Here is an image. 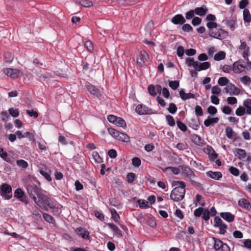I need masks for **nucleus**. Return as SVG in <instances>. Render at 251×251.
Segmentation results:
<instances>
[{
	"mask_svg": "<svg viewBox=\"0 0 251 251\" xmlns=\"http://www.w3.org/2000/svg\"><path fill=\"white\" fill-rule=\"evenodd\" d=\"M180 168L184 179L189 181L191 184L196 187L200 186V183L194 180V178L195 177V175L190 168L185 165L180 166Z\"/></svg>",
	"mask_w": 251,
	"mask_h": 251,
	"instance_id": "7ed1b4c3",
	"label": "nucleus"
},
{
	"mask_svg": "<svg viewBox=\"0 0 251 251\" xmlns=\"http://www.w3.org/2000/svg\"><path fill=\"white\" fill-rule=\"evenodd\" d=\"M195 70L197 71H201L208 69L210 67V64L208 62H204L203 63H200L199 62L195 63Z\"/></svg>",
	"mask_w": 251,
	"mask_h": 251,
	"instance_id": "2eb2a0df",
	"label": "nucleus"
},
{
	"mask_svg": "<svg viewBox=\"0 0 251 251\" xmlns=\"http://www.w3.org/2000/svg\"><path fill=\"white\" fill-rule=\"evenodd\" d=\"M179 85V82L176 80L169 82V86L173 90H176L178 87Z\"/></svg>",
	"mask_w": 251,
	"mask_h": 251,
	"instance_id": "37998d69",
	"label": "nucleus"
},
{
	"mask_svg": "<svg viewBox=\"0 0 251 251\" xmlns=\"http://www.w3.org/2000/svg\"><path fill=\"white\" fill-rule=\"evenodd\" d=\"M179 95L181 99L184 100H186L189 99H194L195 98V95L189 93H186L184 91V90L183 89H181L179 91Z\"/></svg>",
	"mask_w": 251,
	"mask_h": 251,
	"instance_id": "a211bd4d",
	"label": "nucleus"
},
{
	"mask_svg": "<svg viewBox=\"0 0 251 251\" xmlns=\"http://www.w3.org/2000/svg\"><path fill=\"white\" fill-rule=\"evenodd\" d=\"M235 156L239 160L246 161H251V156L244 149L236 148L233 150Z\"/></svg>",
	"mask_w": 251,
	"mask_h": 251,
	"instance_id": "39448f33",
	"label": "nucleus"
},
{
	"mask_svg": "<svg viewBox=\"0 0 251 251\" xmlns=\"http://www.w3.org/2000/svg\"><path fill=\"white\" fill-rule=\"evenodd\" d=\"M195 113L198 116H201L203 115V111L202 108L199 105H196L195 107Z\"/></svg>",
	"mask_w": 251,
	"mask_h": 251,
	"instance_id": "6e6d98bb",
	"label": "nucleus"
},
{
	"mask_svg": "<svg viewBox=\"0 0 251 251\" xmlns=\"http://www.w3.org/2000/svg\"><path fill=\"white\" fill-rule=\"evenodd\" d=\"M238 205L241 207L249 210L251 209V204L249 201L245 199L242 198L238 201Z\"/></svg>",
	"mask_w": 251,
	"mask_h": 251,
	"instance_id": "f3484780",
	"label": "nucleus"
},
{
	"mask_svg": "<svg viewBox=\"0 0 251 251\" xmlns=\"http://www.w3.org/2000/svg\"><path fill=\"white\" fill-rule=\"evenodd\" d=\"M207 112L211 115H214L217 112V110L215 107L210 106L207 109Z\"/></svg>",
	"mask_w": 251,
	"mask_h": 251,
	"instance_id": "774afa93",
	"label": "nucleus"
},
{
	"mask_svg": "<svg viewBox=\"0 0 251 251\" xmlns=\"http://www.w3.org/2000/svg\"><path fill=\"white\" fill-rule=\"evenodd\" d=\"M209 35L214 38L222 40L226 38L228 36V33L222 28H215L213 31H211Z\"/></svg>",
	"mask_w": 251,
	"mask_h": 251,
	"instance_id": "20e7f679",
	"label": "nucleus"
},
{
	"mask_svg": "<svg viewBox=\"0 0 251 251\" xmlns=\"http://www.w3.org/2000/svg\"><path fill=\"white\" fill-rule=\"evenodd\" d=\"M243 20L245 23L251 22V15L248 9L245 8L243 11Z\"/></svg>",
	"mask_w": 251,
	"mask_h": 251,
	"instance_id": "393cba45",
	"label": "nucleus"
},
{
	"mask_svg": "<svg viewBox=\"0 0 251 251\" xmlns=\"http://www.w3.org/2000/svg\"><path fill=\"white\" fill-rule=\"evenodd\" d=\"M3 73L6 75L12 78H16L19 75H23V73L20 70L11 68L4 69Z\"/></svg>",
	"mask_w": 251,
	"mask_h": 251,
	"instance_id": "9b49d317",
	"label": "nucleus"
},
{
	"mask_svg": "<svg viewBox=\"0 0 251 251\" xmlns=\"http://www.w3.org/2000/svg\"><path fill=\"white\" fill-rule=\"evenodd\" d=\"M108 132L110 135H111L114 138L116 139V137H117V136L118 135V132L119 131H117L116 129L110 127L108 128Z\"/></svg>",
	"mask_w": 251,
	"mask_h": 251,
	"instance_id": "de8ad7c7",
	"label": "nucleus"
},
{
	"mask_svg": "<svg viewBox=\"0 0 251 251\" xmlns=\"http://www.w3.org/2000/svg\"><path fill=\"white\" fill-rule=\"evenodd\" d=\"M15 198H17L20 201L24 203L25 204L29 203L28 197L25 195L23 190L20 188L16 189L14 193Z\"/></svg>",
	"mask_w": 251,
	"mask_h": 251,
	"instance_id": "423d86ee",
	"label": "nucleus"
},
{
	"mask_svg": "<svg viewBox=\"0 0 251 251\" xmlns=\"http://www.w3.org/2000/svg\"><path fill=\"white\" fill-rule=\"evenodd\" d=\"M148 90L149 94L152 96H155L156 95V92H155V87L153 85H150L148 86Z\"/></svg>",
	"mask_w": 251,
	"mask_h": 251,
	"instance_id": "49530a36",
	"label": "nucleus"
},
{
	"mask_svg": "<svg viewBox=\"0 0 251 251\" xmlns=\"http://www.w3.org/2000/svg\"><path fill=\"white\" fill-rule=\"evenodd\" d=\"M201 22V19L199 17H195L192 21V24L193 25L196 26L200 25Z\"/></svg>",
	"mask_w": 251,
	"mask_h": 251,
	"instance_id": "338daca9",
	"label": "nucleus"
},
{
	"mask_svg": "<svg viewBox=\"0 0 251 251\" xmlns=\"http://www.w3.org/2000/svg\"><path fill=\"white\" fill-rule=\"evenodd\" d=\"M203 215L202 218L206 221L209 220L210 218V216H211L210 214L209 211L208 209L204 210V211L202 213Z\"/></svg>",
	"mask_w": 251,
	"mask_h": 251,
	"instance_id": "680f3d73",
	"label": "nucleus"
},
{
	"mask_svg": "<svg viewBox=\"0 0 251 251\" xmlns=\"http://www.w3.org/2000/svg\"><path fill=\"white\" fill-rule=\"evenodd\" d=\"M226 137L228 139L236 138V134L235 133L231 127H226L225 130Z\"/></svg>",
	"mask_w": 251,
	"mask_h": 251,
	"instance_id": "a878e982",
	"label": "nucleus"
},
{
	"mask_svg": "<svg viewBox=\"0 0 251 251\" xmlns=\"http://www.w3.org/2000/svg\"><path fill=\"white\" fill-rule=\"evenodd\" d=\"M206 26L208 28V34L210 33L211 31H213L215 28H217L218 26V24L214 22H208L206 24Z\"/></svg>",
	"mask_w": 251,
	"mask_h": 251,
	"instance_id": "72a5a7b5",
	"label": "nucleus"
},
{
	"mask_svg": "<svg viewBox=\"0 0 251 251\" xmlns=\"http://www.w3.org/2000/svg\"><path fill=\"white\" fill-rule=\"evenodd\" d=\"M219 118L217 117L215 118H209L206 119L204 122V125L208 127L211 125L217 123L219 122Z\"/></svg>",
	"mask_w": 251,
	"mask_h": 251,
	"instance_id": "bb28decb",
	"label": "nucleus"
},
{
	"mask_svg": "<svg viewBox=\"0 0 251 251\" xmlns=\"http://www.w3.org/2000/svg\"><path fill=\"white\" fill-rule=\"evenodd\" d=\"M88 91L95 97L99 98L101 96V93L94 86L89 85L87 86Z\"/></svg>",
	"mask_w": 251,
	"mask_h": 251,
	"instance_id": "dca6fc26",
	"label": "nucleus"
},
{
	"mask_svg": "<svg viewBox=\"0 0 251 251\" xmlns=\"http://www.w3.org/2000/svg\"><path fill=\"white\" fill-rule=\"evenodd\" d=\"M43 218L45 219L46 221L47 222H49L50 223H53L54 222V219L53 218L52 216L51 215L47 214V213H44L43 214Z\"/></svg>",
	"mask_w": 251,
	"mask_h": 251,
	"instance_id": "58836bf2",
	"label": "nucleus"
},
{
	"mask_svg": "<svg viewBox=\"0 0 251 251\" xmlns=\"http://www.w3.org/2000/svg\"><path fill=\"white\" fill-rule=\"evenodd\" d=\"M1 190L4 193H11L12 188L10 185L4 183L2 184L1 186Z\"/></svg>",
	"mask_w": 251,
	"mask_h": 251,
	"instance_id": "f704fd0d",
	"label": "nucleus"
},
{
	"mask_svg": "<svg viewBox=\"0 0 251 251\" xmlns=\"http://www.w3.org/2000/svg\"><path fill=\"white\" fill-rule=\"evenodd\" d=\"M40 173L49 181H51V177L46 169L39 170Z\"/></svg>",
	"mask_w": 251,
	"mask_h": 251,
	"instance_id": "2f4dec72",
	"label": "nucleus"
},
{
	"mask_svg": "<svg viewBox=\"0 0 251 251\" xmlns=\"http://www.w3.org/2000/svg\"><path fill=\"white\" fill-rule=\"evenodd\" d=\"M229 80L226 77H221L218 80V83L220 86H224L226 85Z\"/></svg>",
	"mask_w": 251,
	"mask_h": 251,
	"instance_id": "4c0bfd02",
	"label": "nucleus"
},
{
	"mask_svg": "<svg viewBox=\"0 0 251 251\" xmlns=\"http://www.w3.org/2000/svg\"><path fill=\"white\" fill-rule=\"evenodd\" d=\"M206 175L215 180H219L222 177V174L220 172L208 171L206 173Z\"/></svg>",
	"mask_w": 251,
	"mask_h": 251,
	"instance_id": "4be33fe9",
	"label": "nucleus"
},
{
	"mask_svg": "<svg viewBox=\"0 0 251 251\" xmlns=\"http://www.w3.org/2000/svg\"><path fill=\"white\" fill-rule=\"evenodd\" d=\"M116 139L123 142L128 143L130 142V137L125 133L118 132V135Z\"/></svg>",
	"mask_w": 251,
	"mask_h": 251,
	"instance_id": "412c9836",
	"label": "nucleus"
},
{
	"mask_svg": "<svg viewBox=\"0 0 251 251\" xmlns=\"http://www.w3.org/2000/svg\"><path fill=\"white\" fill-rule=\"evenodd\" d=\"M236 24V23L235 21L233 20H228L227 22V26L229 27L232 30H233L235 28Z\"/></svg>",
	"mask_w": 251,
	"mask_h": 251,
	"instance_id": "e2e57ef3",
	"label": "nucleus"
},
{
	"mask_svg": "<svg viewBox=\"0 0 251 251\" xmlns=\"http://www.w3.org/2000/svg\"><path fill=\"white\" fill-rule=\"evenodd\" d=\"M203 208L202 207H199L194 210V214L197 217H200L203 212Z\"/></svg>",
	"mask_w": 251,
	"mask_h": 251,
	"instance_id": "8fccbe9b",
	"label": "nucleus"
},
{
	"mask_svg": "<svg viewBox=\"0 0 251 251\" xmlns=\"http://www.w3.org/2000/svg\"><path fill=\"white\" fill-rule=\"evenodd\" d=\"M221 89L218 86H214L212 88L211 92L214 95H219L221 92Z\"/></svg>",
	"mask_w": 251,
	"mask_h": 251,
	"instance_id": "603ef678",
	"label": "nucleus"
},
{
	"mask_svg": "<svg viewBox=\"0 0 251 251\" xmlns=\"http://www.w3.org/2000/svg\"><path fill=\"white\" fill-rule=\"evenodd\" d=\"M222 71L226 73H229L231 70L232 69V67L228 65H225L221 67Z\"/></svg>",
	"mask_w": 251,
	"mask_h": 251,
	"instance_id": "0e129e2a",
	"label": "nucleus"
},
{
	"mask_svg": "<svg viewBox=\"0 0 251 251\" xmlns=\"http://www.w3.org/2000/svg\"><path fill=\"white\" fill-rule=\"evenodd\" d=\"M225 90L226 93H229L231 95H238L241 92V91L239 88L232 84L228 88H225Z\"/></svg>",
	"mask_w": 251,
	"mask_h": 251,
	"instance_id": "4468645a",
	"label": "nucleus"
},
{
	"mask_svg": "<svg viewBox=\"0 0 251 251\" xmlns=\"http://www.w3.org/2000/svg\"><path fill=\"white\" fill-rule=\"evenodd\" d=\"M222 110L223 113L226 114H230L232 112V109L228 105L224 106Z\"/></svg>",
	"mask_w": 251,
	"mask_h": 251,
	"instance_id": "69168bd1",
	"label": "nucleus"
},
{
	"mask_svg": "<svg viewBox=\"0 0 251 251\" xmlns=\"http://www.w3.org/2000/svg\"><path fill=\"white\" fill-rule=\"evenodd\" d=\"M243 104L245 107L247 114L251 115V99H247L244 101Z\"/></svg>",
	"mask_w": 251,
	"mask_h": 251,
	"instance_id": "cd10ccee",
	"label": "nucleus"
},
{
	"mask_svg": "<svg viewBox=\"0 0 251 251\" xmlns=\"http://www.w3.org/2000/svg\"><path fill=\"white\" fill-rule=\"evenodd\" d=\"M176 124L178 127L182 131H186L187 130V126H186L182 122L180 121H177L176 122Z\"/></svg>",
	"mask_w": 251,
	"mask_h": 251,
	"instance_id": "c03bdc74",
	"label": "nucleus"
},
{
	"mask_svg": "<svg viewBox=\"0 0 251 251\" xmlns=\"http://www.w3.org/2000/svg\"><path fill=\"white\" fill-rule=\"evenodd\" d=\"M226 101L228 104L231 105L235 104L237 102V99L233 97H228L227 98Z\"/></svg>",
	"mask_w": 251,
	"mask_h": 251,
	"instance_id": "4d7b16f0",
	"label": "nucleus"
},
{
	"mask_svg": "<svg viewBox=\"0 0 251 251\" xmlns=\"http://www.w3.org/2000/svg\"><path fill=\"white\" fill-rule=\"evenodd\" d=\"M75 232L84 239L89 240V232L84 228L79 227L75 229Z\"/></svg>",
	"mask_w": 251,
	"mask_h": 251,
	"instance_id": "ddd939ff",
	"label": "nucleus"
},
{
	"mask_svg": "<svg viewBox=\"0 0 251 251\" xmlns=\"http://www.w3.org/2000/svg\"><path fill=\"white\" fill-rule=\"evenodd\" d=\"M220 216L229 223L233 222L234 220V215L230 212H222L220 213Z\"/></svg>",
	"mask_w": 251,
	"mask_h": 251,
	"instance_id": "aec40b11",
	"label": "nucleus"
},
{
	"mask_svg": "<svg viewBox=\"0 0 251 251\" xmlns=\"http://www.w3.org/2000/svg\"><path fill=\"white\" fill-rule=\"evenodd\" d=\"M13 55L9 52H6L4 54V60L6 62H11L13 60Z\"/></svg>",
	"mask_w": 251,
	"mask_h": 251,
	"instance_id": "79ce46f5",
	"label": "nucleus"
},
{
	"mask_svg": "<svg viewBox=\"0 0 251 251\" xmlns=\"http://www.w3.org/2000/svg\"><path fill=\"white\" fill-rule=\"evenodd\" d=\"M214 226L219 227L220 229L219 233L224 234L227 228V226L223 222L222 219L219 217H216L214 219Z\"/></svg>",
	"mask_w": 251,
	"mask_h": 251,
	"instance_id": "6e6552de",
	"label": "nucleus"
},
{
	"mask_svg": "<svg viewBox=\"0 0 251 251\" xmlns=\"http://www.w3.org/2000/svg\"><path fill=\"white\" fill-rule=\"evenodd\" d=\"M107 226L118 237H121L122 236L121 230L115 225L112 223H108Z\"/></svg>",
	"mask_w": 251,
	"mask_h": 251,
	"instance_id": "6ab92c4d",
	"label": "nucleus"
},
{
	"mask_svg": "<svg viewBox=\"0 0 251 251\" xmlns=\"http://www.w3.org/2000/svg\"><path fill=\"white\" fill-rule=\"evenodd\" d=\"M173 185L176 187L171 192V199L174 201H179L184 197L185 194V183L181 181H174Z\"/></svg>",
	"mask_w": 251,
	"mask_h": 251,
	"instance_id": "f03ea898",
	"label": "nucleus"
},
{
	"mask_svg": "<svg viewBox=\"0 0 251 251\" xmlns=\"http://www.w3.org/2000/svg\"><path fill=\"white\" fill-rule=\"evenodd\" d=\"M182 29L185 32H189L193 30V27L188 24H184L182 26Z\"/></svg>",
	"mask_w": 251,
	"mask_h": 251,
	"instance_id": "bf43d9fd",
	"label": "nucleus"
},
{
	"mask_svg": "<svg viewBox=\"0 0 251 251\" xmlns=\"http://www.w3.org/2000/svg\"><path fill=\"white\" fill-rule=\"evenodd\" d=\"M212 239L214 242V248L215 250L216 251L220 250L223 243V242L220 239L215 237H213Z\"/></svg>",
	"mask_w": 251,
	"mask_h": 251,
	"instance_id": "c756f323",
	"label": "nucleus"
},
{
	"mask_svg": "<svg viewBox=\"0 0 251 251\" xmlns=\"http://www.w3.org/2000/svg\"><path fill=\"white\" fill-rule=\"evenodd\" d=\"M171 22L175 25H182L185 23L186 20L181 14H177L172 18Z\"/></svg>",
	"mask_w": 251,
	"mask_h": 251,
	"instance_id": "f8f14e48",
	"label": "nucleus"
},
{
	"mask_svg": "<svg viewBox=\"0 0 251 251\" xmlns=\"http://www.w3.org/2000/svg\"><path fill=\"white\" fill-rule=\"evenodd\" d=\"M198 62V61H194L193 59L188 58L186 59V64L188 66L190 67L192 66L195 69L196 67H195V63Z\"/></svg>",
	"mask_w": 251,
	"mask_h": 251,
	"instance_id": "864d4df0",
	"label": "nucleus"
},
{
	"mask_svg": "<svg viewBox=\"0 0 251 251\" xmlns=\"http://www.w3.org/2000/svg\"><path fill=\"white\" fill-rule=\"evenodd\" d=\"M240 81L245 85H248L251 81V79L250 77L245 75L240 78Z\"/></svg>",
	"mask_w": 251,
	"mask_h": 251,
	"instance_id": "a18cd8bd",
	"label": "nucleus"
},
{
	"mask_svg": "<svg viewBox=\"0 0 251 251\" xmlns=\"http://www.w3.org/2000/svg\"><path fill=\"white\" fill-rule=\"evenodd\" d=\"M26 189L29 196L41 208L48 211L49 209L56 208L54 204L44 193V191L35 185L27 184Z\"/></svg>",
	"mask_w": 251,
	"mask_h": 251,
	"instance_id": "f257e3e1",
	"label": "nucleus"
},
{
	"mask_svg": "<svg viewBox=\"0 0 251 251\" xmlns=\"http://www.w3.org/2000/svg\"><path fill=\"white\" fill-rule=\"evenodd\" d=\"M78 3L83 6L89 7L93 5V3L90 0H80Z\"/></svg>",
	"mask_w": 251,
	"mask_h": 251,
	"instance_id": "e433bc0d",
	"label": "nucleus"
},
{
	"mask_svg": "<svg viewBox=\"0 0 251 251\" xmlns=\"http://www.w3.org/2000/svg\"><path fill=\"white\" fill-rule=\"evenodd\" d=\"M168 110L170 113L174 114L176 113V111L177 107L174 103H172L169 104V106L168 108Z\"/></svg>",
	"mask_w": 251,
	"mask_h": 251,
	"instance_id": "3c124183",
	"label": "nucleus"
},
{
	"mask_svg": "<svg viewBox=\"0 0 251 251\" xmlns=\"http://www.w3.org/2000/svg\"><path fill=\"white\" fill-rule=\"evenodd\" d=\"M10 114L13 117H17L19 115V112L18 109L13 108L9 109Z\"/></svg>",
	"mask_w": 251,
	"mask_h": 251,
	"instance_id": "09e8293b",
	"label": "nucleus"
},
{
	"mask_svg": "<svg viewBox=\"0 0 251 251\" xmlns=\"http://www.w3.org/2000/svg\"><path fill=\"white\" fill-rule=\"evenodd\" d=\"M208 9L204 6L196 8L194 10L195 13L199 16H202L206 14Z\"/></svg>",
	"mask_w": 251,
	"mask_h": 251,
	"instance_id": "b1692460",
	"label": "nucleus"
},
{
	"mask_svg": "<svg viewBox=\"0 0 251 251\" xmlns=\"http://www.w3.org/2000/svg\"><path fill=\"white\" fill-rule=\"evenodd\" d=\"M245 108L242 106L239 107L235 111V113L237 116H242L246 113Z\"/></svg>",
	"mask_w": 251,
	"mask_h": 251,
	"instance_id": "a19ab883",
	"label": "nucleus"
},
{
	"mask_svg": "<svg viewBox=\"0 0 251 251\" xmlns=\"http://www.w3.org/2000/svg\"><path fill=\"white\" fill-rule=\"evenodd\" d=\"M135 111L139 115H148L154 113V112L152 109L149 108L145 105L142 104H138L136 106L135 108Z\"/></svg>",
	"mask_w": 251,
	"mask_h": 251,
	"instance_id": "1a4fd4ad",
	"label": "nucleus"
},
{
	"mask_svg": "<svg viewBox=\"0 0 251 251\" xmlns=\"http://www.w3.org/2000/svg\"><path fill=\"white\" fill-rule=\"evenodd\" d=\"M195 11L193 10H191L186 13L185 16L187 20H190L192 19L195 16Z\"/></svg>",
	"mask_w": 251,
	"mask_h": 251,
	"instance_id": "052dcab7",
	"label": "nucleus"
},
{
	"mask_svg": "<svg viewBox=\"0 0 251 251\" xmlns=\"http://www.w3.org/2000/svg\"><path fill=\"white\" fill-rule=\"evenodd\" d=\"M229 171L230 173L235 176H238L239 175V170L234 167H230L229 168Z\"/></svg>",
	"mask_w": 251,
	"mask_h": 251,
	"instance_id": "5fc2aeb1",
	"label": "nucleus"
},
{
	"mask_svg": "<svg viewBox=\"0 0 251 251\" xmlns=\"http://www.w3.org/2000/svg\"><path fill=\"white\" fill-rule=\"evenodd\" d=\"M141 160L138 157H134L132 160V163L133 166L139 167L141 165Z\"/></svg>",
	"mask_w": 251,
	"mask_h": 251,
	"instance_id": "13d9d810",
	"label": "nucleus"
},
{
	"mask_svg": "<svg viewBox=\"0 0 251 251\" xmlns=\"http://www.w3.org/2000/svg\"><path fill=\"white\" fill-rule=\"evenodd\" d=\"M149 55L145 50H141L136 57V62L139 66H143L145 65L146 62L149 61Z\"/></svg>",
	"mask_w": 251,
	"mask_h": 251,
	"instance_id": "0eeeda50",
	"label": "nucleus"
},
{
	"mask_svg": "<svg viewBox=\"0 0 251 251\" xmlns=\"http://www.w3.org/2000/svg\"><path fill=\"white\" fill-rule=\"evenodd\" d=\"M241 45L239 46L238 49L240 50H243V57L246 61H249V56L250 55V47H248L247 43L245 41H240Z\"/></svg>",
	"mask_w": 251,
	"mask_h": 251,
	"instance_id": "9d476101",
	"label": "nucleus"
},
{
	"mask_svg": "<svg viewBox=\"0 0 251 251\" xmlns=\"http://www.w3.org/2000/svg\"><path fill=\"white\" fill-rule=\"evenodd\" d=\"M225 57L226 53L223 51H220L215 54L214 59L216 61H220L224 59Z\"/></svg>",
	"mask_w": 251,
	"mask_h": 251,
	"instance_id": "7c9ffc66",
	"label": "nucleus"
},
{
	"mask_svg": "<svg viewBox=\"0 0 251 251\" xmlns=\"http://www.w3.org/2000/svg\"><path fill=\"white\" fill-rule=\"evenodd\" d=\"M166 119L167 121L168 124L171 126H173L175 125V121L173 116L168 115L166 116Z\"/></svg>",
	"mask_w": 251,
	"mask_h": 251,
	"instance_id": "ea45409f",
	"label": "nucleus"
},
{
	"mask_svg": "<svg viewBox=\"0 0 251 251\" xmlns=\"http://www.w3.org/2000/svg\"><path fill=\"white\" fill-rule=\"evenodd\" d=\"M17 165L22 169H26L28 166V163L24 160H18L16 162Z\"/></svg>",
	"mask_w": 251,
	"mask_h": 251,
	"instance_id": "c9c22d12",
	"label": "nucleus"
},
{
	"mask_svg": "<svg viewBox=\"0 0 251 251\" xmlns=\"http://www.w3.org/2000/svg\"><path fill=\"white\" fill-rule=\"evenodd\" d=\"M245 68V66L243 65L234 63L233 65L232 70L235 73L239 74L242 72Z\"/></svg>",
	"mask_w": 251,
	"mask_h": 251,
	"instance_id": "5701e85b",
	"label": "nucleus"
},
{
	"mask_svg": "<svg viewBox=\"0 0 251 251\" xmlns=\"http://www.w3.org/2000/svg\"><path fill=\"white\" fill-rule=\"evenodd\" d=\"M110 212L111 214V218L113 219L115 222H118L120 219V216L115 209L110 208Z\"/></svg>",
	"mask_w": 251,
	"mask_h": 251,
	"instance_id": "473e14b6",
	"label": "nucleus"
},
{
	"mask_svg": "<svg viewBox=\"0 0 251 251\" xmlns=\"http://www.w3.org/2000/svg\"><path fill=\"white\" fill-rule=\"evenodd\" d=\"M117 126L121 127H126V121L121 117H117V119L115 121V123L114 124Z\"/></svg>",
	"mask_w": 251,
	"mask_h": 251,
	"instance_id": "c85d7f7f",
	"label": "nucleus"
}]
</instances>
